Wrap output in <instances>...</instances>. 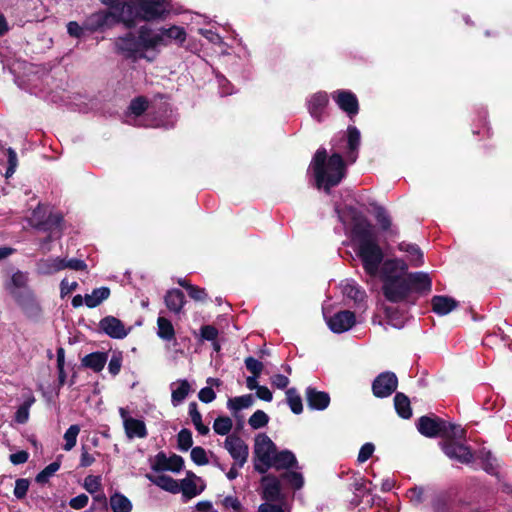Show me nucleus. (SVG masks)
Listing matches in <instances>:
<instances>
[{
	"instance_id": "obj_43",
	"label": "nucleus",
	"mask_w": 512,
	"mask_h": 512,
	"mask_svg": "<svg viewBox=\"0 0 512 512\" xmlns=\"http://www.w3.org/2000/svg\"><path fill=\"white\" fill-rule=\"evenodd\" d=\"M287 403L291 411L295 414H300L303 411L302 400L295 388H290L286 391Z\"/></svg>"
},
{
	"instance_id": "obj_37",
	"label": "nucleus",
	"mask_w": 512,
	"mask_h": 512,
	"mask_svg": "<svg viewBox=\"0 0 512 512\" xmlns=\"http://www.w3.org/2000/svg\"><path fill=\"white\" fill-rule=\"evenodd\" d=\"M110 295V290L107 287H100L94 289L90 294L85 295V305L89 308L97 307Z\"/></svg>"
},
{
	"instance_id": "obj_61",
	"label": "nucleus",
	"mask_w": 512,
	"mask_h": 512,
	"mask_svg": "<svg viewBox=\"0 0 512 512\" xmlns=\"http://www.w3.org/2000/svg\"><path fill=\"white\" fill-rule=\"evenodd\" d=\"M198 398L204 403H210L216 398V394L211 387H204L198 393Z\"/></svg>"
},
{
	"instance_id": "obj_35",
	"label": "nucleus",
	"mask_w": 512,
	"mask_h": 512,
	"mask_svg": "<svg viewBox=\"0 0 512 512\" xmlns=\"http://www.w3.org/2000/svg\"><path fill=\"white\" fill-rule=\"evenodd\" d=\"M157 336L164 341H172L175 339V329L172 322L163 316L157 319Z\"/></svg>"
},
{
	"instance_id": "obj_31",
	"label": "nucleus",
	"mask_w": 512,
	"mask_h": 512,
	"mask_svg": "<svg viewBox=\"0 0 512 512\" xmlns=\"http://www.w3.org/2000/svg\"><path fill=\"white\" fill-rule=\"evenodd\" d=\"M341 289L342 293L346 297L352 299L356 303L362 302L366 297L365 291L362 290L361 287L352 280H345L342 282Z\"/></svg>"
},
{
	"instance_id": "obj_25",
	"label": "nucleus",
	"mask_w": 512,
	"mask_h": 512,
	"mask_svg": "<svg viewBox=\"0 0 512 512\" xmlns=\"http://www.w3.org/2000/svg\"><path fill=\"white\" fill-rule=\"evenodd\" d=\"M306 398L308 406L315 410H324L330 403V397L327 393L317 391L311 387L306 390Z\"/></svg>"
},
{
	"instance_id": "obj_24",
	"label": "nucleus",
	"mask_w": 512,
	"mask_h": 512,
	"mask_svg": "<svg viewBox=\"0 0 512 512\" xmlns=\"http://www.w3.org/2000/svg\"><path fill=\"white\" fill-rule=\"evenodd\" d=\"M164 302L170 312L179 314L186 303L185 295L179 289H171L164 296Z\"/></svg>"
},
{
	"instance_id": "obj_11",
	"label": "nucleus",
	"mask_w": 512,
	"mask_h": 512,
	"mask_svg": "<svg viewBox=\"0 0 512 512\" xmlns=\"http://www.w3.org/2000/svg\"><path fill=\"white\" fill-rule=\"evenodd\" d=\"M332 99L347 116L352 119L359 112V102L356 95L349 90H336L332 94Z\"/></svg>"
},
{
	"instance_id": "obj_62",
	"label": "nucleus",
	"mask_w": 512,
	"mask_h": 512,
	"mask_svg": "<svg viewBox=\"0 0 512 512\" xmlns=\"http://www.w3.org/2000/svg\"><path fill=\"white\" fill-rule=\"evenodd\" d=\"M225 508L232 509L235 512H241L242 505L240 501L234 496H227L223 500Z\"/></svg>"
},
{
	"instance_id": "obj_32",
	"label": "nucleus",
	"mask_w": 512,
	"mask_h": 512,
	"mask_svg": "<svg viewBox=\"0 0 512 512\" xmlns=\"http://www.w3.org/2000/svg\"><path fill=\"white\" fill-rule=\"evenodd\" d=\"M433 311L439 315H446L457 307V302L447 296H434L432 298Z\"/></svg>"
},
{
	"instance_id": "obj_7",
	"label": "nucleus",
	"mask_w": 512,
	"mask_h": 512,
	"mask_svg": "<svg viewBox=\"0 0 512 512\" xmlns=\"http://www.w3.org/2000/svg\"><path fill=\"white\" fill-rule=\"evenodd\" d=\"M276 446L266 434H259L255 438L254 468L259 473H266L269 469V463L276 453Z\"/></svg>"
},
{
	"instance_id": "obj_29",
	"label": "nucleus",
	"mask_w": 512,
	"mask_h": 512,
	"mask_svg": "<svg viewBox=\"0 0 512 512\" xmlns=\"http://www.w3.org/2000/svg\"><path fill=\"white\" fill-rule=\"evenodd\" d=\"M63 269H65V265L63 259L59 257L41 259L37 262V272L39 274L51 275Z\"/></svg>"
},
{
	"instance_id": "obj_17",
	"label": "nucleus",
	"mask_w": 512,
	"mask_h": 512,
	"mask_svg": "<svg viewBox=\"0 0 512 512\" xmlns=\"http://www.w3.org/2000/svg\"><path fill=\"white\" fill-rule=\"evenodd\" d=\"M99 327L105 334L115 339H123L128 334V330L123 323L113 316L103 318L99 322Z\"/></svg>"
},
{
	"instance_id": "obj_36",
	"label": "nucleus",
	"mask_w": 512,
	"mask_h": 512,
	"mask_svg": "<svg viewBox=\"0 0 512 512\" xmlns=\"http://www.w3.org/2000/svg\"><path fill=\"white\" fill-rule=\"evenodd\" d=\"M384 313L387 319V323L397 329H400L404 326V314L403 310L399 308H395L391 305L384 306Z\"/></svg>"
},
{
	"instance_id": "obj_50",
	"label": "nucleus",
	"mask_w": 512,
	"mask_h": 512,
	"mask_svg": "<svg viewBox=\"0 0 512 512\" xmlns=\"http://www.w3.org/2000/svg\"><path fill=\"white\" fill-rule=\"evenodd\" d=\"M190 456H191V460L196 465H199V466L206 465L209 462L206 450L200 446L193 447L191 449Z\"/></svg>"
},
{
	"instance_id": "obj_46",
	"label": "nucleus",
	"mask_w": 512,
	"mask_h": 512,
	"mask_svg": "<svg viewBox=\"0 0 512 512\" xmlns=\"http://www.w3.org/2000/svg\"><path fill=\"white\" fill-rule=\"evenodd\" d=\"M199 33L203 37H205L209 42L221 46L223 48L221 51L222 54H228V51L226 49L227 45L218 33L212 31L211 29H199Z\"/></svg>"
},
{
	"instance_id": "obj_58",
	"label": "nucleus",
	"mask_w": 512,
	"mask_h": 512,
	"mask_svg": "<svg viewBox=\"0 0 512 512\" xmlns=\"http://www.w3.org/2000/svg\"><path fill=\"white\" fill-rule=\"evenodd\" d=\"M245 365H246V368L253 375H256V377L260 376L262 369H263V364L260 361H258L257 359H255L253 357H247L245 359Z\"/></svg>"
},
{
	"instance_id": "obj_47",
	"label": "nucleus",
	"mask_w": 512,
	"mask_h": 512,
	"mask_svg": "<svg viewBox=\"0 0 512 512\" xmlns=\"http://www.w3.org/2000/svg\"><path fill=\"white\" fill-rule=\"evenodd\" d=\"M60 463L55 461L46 466L40 473L36 476V482L40 484H44L48 482V480L59 470Z\"/></svg>"
},
{
	"instance_id": "obj_57",
	"label": "nucleus",
	"mask_w": 512,
	"mask_h": 512,
	"mask_svg": "<svg viewBox=\"0 0 512 512\" xmlns=\"http://www.w3.org/2000/svg\"><path fill=\"white\" fill-rule=\"evenodd\" d=\"M258 512H290L285 504L263 503L258 507Z\"/></svg>"
},
{
	"instance_id": "obj_44",
	"label": "nucleus",
	"mask_w": 512,
	"mask_h": 512,
	"mask_svg": "<svg viewBox=\"0 0 512 512\" xmlns=\"http://www.w3.org/2000/svg\"><path fill=\"white\" fill-rule=\"evenodd\" d=\"M233 427V422L229 417H218L213 423V430L219 435H228Z\"/></svg>"
},
{
	"instance_id": "obj_6",
	"label": "nucleus",
	"mask_w": 512,
	"mask_h": 512,
	"mask_svg": "<svg viewBox=\"0 0 512 512\" xmlns=\"http://www.w3.org/2000/svg\"><path fill=\"white\" fill-rule=\"evenodd\" d=\"M418 431L426 437L441 436L446 439L462 438L464 429L460 426L446 422L440 418L422 416L417 423Z\"/></svg>"
},
{
	"instance_id": "obj_63",
	"label": "nucleus",
	"mask_w": 512,
	"mask_h": 512,
	"mask_svg": "<svg viewBox=\"0 0 512 512\" xmlns=\"http://www.w3.org/2000/svg\"><path fill=\"white\" fill-rule=\"evenodd\" d=\"M423 495L424 491L420 487H414L408 491L409 499L415 505H418L423 501Z\"/></svg>"
},
{
	"instance_id": "obj_5",
	"label": "nucleus",
	"mask_w": 512,
	"mask_h": 512,
	"mask_svg": "<svg viewBox=\"0 0 512 512\" xmlns=\"http://www.w3.org/2000/svg\"><path fill=\"white\" fill-rule=\"evenodd\" d=\"M5 290L24 310L36 306V297L29 287V276L27 272L17 270L4 283Z\"/></svg>"
},
{
	"instance_id": "obj_10",
	"label": "nucleus",
	"mask_w": 512,
	"mask_h": 512,
	"mask_svg": "<svg viewBox=\"0 0 512 512\" xmlns=\"http://www.w3.org/2000/svg\"><path fill=\"white\" fill-rule=\"evenodd\" d=\"M224 447L233 458L235 465L242 468L247 462L249 450L245 442L236 435H228Z\"/></svg>"
},
{
	"instance_id": "obj_18",
	"label": "nucleus",
	"mask_w": 512,
	"mask_h": 512,
	"mask_svg": "<svg viewBox=\"0 0 512 512\" xmlns=\"http://www.w3.org/2000/svg\"><path fill=\"white\" fill-rule=\"evenodd\" d=\"M139 41L142 51L146 49L156 48L161 45H167L161 31L154 32L147 27H141L139 30Z\"/></svg>"
},
{
	"instance_id": "obj_60",
	"label": "nucleus",
	"mask_w": 512,
	"mask_h": 512,
	"mask_svg": "<svg viewBox=\"0 0 512 512\" xmlns=\"http://www.w3.org/2000/svg\"><path fill=\"white\" fill-rule=\"evenodd\" d=\"M89 498L86 494H80L69 501L71 508L79 510L88 504Z\"/></svg>"
},
{
	"instance_id": "obj_52",
	"label": "nucleus",
	"mask_w": 512,
	"mask_h": 512,
	"mask_svg": "<svg viewBox=\"0 0 512 512\" xmlns=\"http://www.w3.org/2000/svg\"><path fill=\"white\" fill-rule=\"evenodd\" d=\"M83 487L90 494L98 492L101 489L100 476L88 475L84 479Z\"/></svg>"
},
{
	"instance_id": "obj_39",
	"label": "nucleus",
	"mask_w": 512,
	"mask_h": 512,
	"mask_svg": "<svg viewBox=\"0 0 512 512\" xmlns=\"http://www.w3.org/2000/svg\"><path fill=\"white\" fill-rule=\"evenodd\" d=\"M110 506L113 512H131V501L121 493H114L110 497Z\"/></svg>"
},
{
	"instance_id": "obj_45",
	"label": "nucleus",
	"mask_w": 512,
	"mask_h": 512,
	"mask_svg": "<svg viewBox=\"0 0 512 512\" xmlns=\"http://www.w3.org/2000/svg\"><path fill=\"white\" fill-rule=\"evenodd\" d=\"M80 432V427L78 425H71L64 434L65 444L63 449L65 451H70L74 448L77 442V437Z\"/></svg>"
},
{
	"instance_id": "obj_49",
	"label": "nucleus",
	"mask_w": 512,
	"mask_h": 512,
	"mask_svg": "<svg viewBox=\"0 0 512 512\" xmlns=\"http://www.w3.org/2000/svg\"><path fill=\"white\" fill-rule=\"evenodd\" d=\"M178 448L188 451L193 445L192 433L188 429H182L177 435Z\"/></svg>"
},
{
	"instance_id": "obj_42",
	"label": "nucleus",
	"mask_w": 512,
	"mask_h": 512,
	"mask_svg": "<svg viewBox=\"0 0 512 512\" xmlns=\"http://www.w3.org/2000/svg\"><path fill=\"white\" fill-rule=\"evenodd\" d=\"M399 250L405 251L410 255V261L413 266L418 267L423 264V254L418 248V246L413 244L401 243L399 244Z\"/></svg>"
},
{
	"instance_id": "obj_1",
	"label": "nucleus",
	"mask_w": 512,
	"mask_h": 512,
	"mask_svg": "<svg viewBox=\"0 0 512 512\" xmlns=\"http://www.w3.org/2000/svg\"><path fill=\"white\" fill-rule=\"evenodd\" d=\"M339 220L345 231L357 245V254L360 257L365 272L371 277L380 274V264L383 261V252L377 244L376 236L367 219L352 207L336 208Z\"/></svg>"
},
{
	"instance_id": "obj_33",
	"label": "nucleus",
	"mask_w": 512,
	"mask_h": 512,
	"mask_svg": "<svg viewBox=\"0 0 512 512\" xmlns=\"http://www.w3.org/2000/svg\"><path fill=\"white\" fill-rule=\"evenodd\" d=\"M147 107V100L143 97H138L132 100L128 108V113L126 115L125 121L129 124L139 125L138 123H136V120H134V118L139 117L142 113H144Z\"/></svg>"
},
{
	"instance_id": "obj_3",
	"label": "nucleus",
	"mask_w": 512,
	"mask_h": 512,
	"mask_svg": "<svg viewBox=\"0 0 512 512\" xmlns=\"http://www.w3.org/2000/svg\"><path fill=\"white\" fill-rule=\"evenodd\" d=\"M407 269V264L399 259H388L382 263L380 268L382 291L389 302L402 303L410 294Z\"/></svg>"
},
{
	"instance_id": "obj_30",
	"label": "nucleus",
	"mask_w": 512,
	"mask_h": 512,
	"mask_svg": "<svg viewBox=\"0 0 512 512\" xmlns=\"http://www.w3.org/2000/svg\"><path fill=\"white\" fill-rule=\"evenodd\" d=\"M347 134H348V153H347V160L350 163H354L357 158V149L360 145V131L355 126H349L347 128Z\"/></svg>"
},
{
	"instance_id": "obj_12",
	"label": "nucleus",
	"mask_w": 512,
	"mask_h": 512,
	"mask_svg": "<svg viewBox=\"0 0 512 512\" xmlns=\"http://www.w3.org/2000/svg\"><path fill=\"white\" fill-rule=\"evenodd\" d=\"M205 486L203 479L191 471H188L186 477L178 483L179 493H182V497L186 500L200 495Z\"/></svg>"
},
{
	"instance_id": "obj_48",
	"label": "nucleus",
	"mask_w": 512,
	"mask_h": 512,
	"mask_svg": "<svg viewBox=\"0 0 512 512\" xmlns=\"http://www.w3.org/2000/svg\"><path fill=\"white\" fill-rule=\"evenodd\" d=\"M268 421V415L262 410H257L250 416L248 423L253 429H259L264 427Z\"/></svg>"
},
{
	"instance_id": "obj_13",
	"label": "nucleus",
	"mask_w": 512,
	"mask_h": 512,
	"mask_svg": "<svg viewBox=\"0 0 512 512\" xmlns=\"http://www.w3.org/2000/svg\"><path fill=\"white\" fill-rule=\"evenodd\" d=\"M119 414L123 422L125 434L129 439L145 438L147 436L146 425L143 420L130 416L127 409L119 408Z\"/></svg>"
},
{
	"instance_id": "obj_51",
	"label": "nucleus",
	"mask_w": 512,
	"mask_h": 512,
	"mask_svg": "<svg viewBox=\"0 0 512 512\" xmlns=\"http://www.w3.org/2000/svg\"><path fill=\"white\" fill-rule=\"evenodd\" d=\"M34 402V398L27 400L24 404H22L15 413V421L23 424L28 421L29 418V410L31 405Z\"/></svg>"
},
{
	"instance_id": "obj_15",
	"label": "nucleus",
	"mask_w": 512,
	"mask_h": 512,
	"mask_svg": "<svg viewBox=\"0 0 512 512\" xmlns=\"http://www.w3.org/2000/svg\"><path fill=\"white\" fill-rule=\"evenodd\" d=\"M329 103V96L324 91H318L310 95L306 100V105L310 116L321 122L325 118V110Z\"/></svg>"
},
{
	"instance_id": "obj_55",
	"label": "nucleus",
	"mask_w": 512,
	"mask_h": 512,
	"mask_svg": "<svg viewBox=\"0 0 512 512\" xmlns=\"http://www.w3.org/2000/svg\"><path fill=\"white\" fill-rule=\"evenodd\" d=\"M374 451H375V446L373 443H371V442L365 443L364 445H362V447L359 450L357 461L359 463L366 462L373 455Z\"/></svg>"
},
{
	"instance_id": "obj_40",
	"label": "nucleus",
	"mask_w": 512,
	"mask_h": 512,
	"mask_svg": "<svg viewBox=\"0 0 512 512\" xmlns=\"http://www.w3.org/2000/svg\"><path fill=\"white\" fill-rule=\"evenodd\" d=\"M394 405L397 413L402 418H409L412 415L410 401L403 393H397L394 397Z\"/></svg>"
},
{
	"instance_id": "obj_41",
	"label": "nucleus",
	"mask_w": 512,
	"mask_h": 512,
	"mask_svg": "<svg viewBox=\"0 0 512 512\" xmlns=\"http://www.w3.org/2000/svg\"><path fill=\"white\" fill-rule=\"evenodd\" d=\"M160 31H161V34H163L164 39L167 40V44H169L170 41H172V40L181 44L186 39L185 30L179 26H172L170 28H162V29H160Z\"/></svg>"
},
{
	"instance_id": "obj_9",
	"label": "nucleus",
	"mask_w": 512,
	"mask_h": 512,
	"mask_svg": "<svg viewBox=\"0 0 512 512\" xmlns=\"http://www.w3.org/2000/svg\"><path fill=\"white\" fill-rule=\"evenodd\" d=\"M323 315L329 329L337 334L350 330L356 323L355 314L348 310L339 311L329 316L327 309L324 307Z\"/></svg>"
},
{
	"instance_id": "obj_27",
	"label": "nucleus",
	"mask_w": 512,
	"mask_h": 512,
	"mask_svg": "<svg viewBox=\"0 0 512 512\" xmlns=\"http://www.w3.org/2000/svg\"><path fill=\"white\" fill-rule=\"evenodd\" d=\"M92 20L97 28L111 27L116 23H122L121 8L117 13L112 11H102L95 13L92 16Z\"/></svg>"
},
{
	"instance_id": "obj_2",
	"label": "nucleus",
	"mask_w": 512,
	"mask_h": 512,
	"mask_svg": "<svg viewBox=\"0 0 512 512\" xmlns=\"http://www.w3.org/2000/svg\"><path fill=\"white\" fill-rule=\"evenodd\" d=\"M309 169L313 173L316 187L326 192L337 186L345 176V164L341 155L334 153L328 157L324 148L316 151Z\"/></svg>"
},
{
	"instance_id": "obj_16",
	"label": "nucleus",
	"mask_w": 512,
	"mask_h": 512,
	"mask_svg": "<svg viewBox=\"0 0 512 512\" xmlns=\"http://www.w3.org/2000/svg\"><path fill=\"white\" fill-rule=\"evenodd\" d=\"M448 439L442 446L444 453L452 460L468 464L473 460V454L469 447Z\"/></svg>"
},
{
	"instance_id": "obj_26",
	"label": "nucleus",
	"mask_w": 512,
	"mask_h": 512,
	"mask_svg": "<svg viewBox=\"0 0 512 512\" xmlns=\"http://www.w3.org/2000/svg\"><path fill=\"white\" fill-rule=\"evenodd\" d=\"M407 280L409 282L410 291L429 292L431 290L432 282L427 273H407Z\"/></svg>"
},
{
	"instance_id": "obj_21",
	"label": "nucleus",
	"mask_w": 512,
	"mask_h": 512,
	"mask_svg": "<svg viewBox=\"0 0 512 512\" xmlns=\"http://www.w3.org/2000/svg\"><path fill=\"white\" fill-rule=\"evenodd\" d=\"M263 487V498L266 501H277L281 499L280 481L272 475L264 476L261 480Z\"/></svg>"
},
{
	"instance_id": "obj_64",
	"label": "nucleus",
	"mask_w": 512,
	"mask_h": 512,
	"mask_svg": "<svg viewBox=\"0 0 512 512\" xmlns=\"http://www.w3.org/2000/svg\"><path fill=\"white\" fill-rule=\"evenodd\" d=\"M189 296L196 301L205 300L207 294L204 289L191 285L188 287Z\"/></svg>"
},
{
	"instance_id": "obj_34",
	"label": "nucleus",
	"mask_w": 512,
	"mask_h": 512,
	"mask_svg": "<svg viewBox=\"0 0 512 512\" xmlns=\"http://www.w3.org/2000/svg\"><path fill=\"white\" fill-rule=\"evenodd\" d=\"M106 362L107 354L104 352H93L82 359V365L95 372H100L104 368Z\"/></svg>"
},
{
	"instance_id": "obj_4",
	"label": "nucleus",
	"mask_w": 512,
	"mask_h": 512,
	"mask_svg": "<svg viewBox=\"0 0 512 512\" xmlns=\"http://www.w3.org/2000/svg\"><path fill=\"white\" fill-rule=\"evenodd\" d=\"M168 10L165 0H132L121 5L122 23L134 27L138 21H155L163 19Z\"/></svg>"
},
{
	"instance_id": "obj_23",
	"label": "nucleus",
	"mask_w": 512,
	"mask_h": 512,
	"mask_svg": "<svg viewBox=\"0 0 512 512\" xmlns=\"http://www.w3.org/2000/svg\"><path fill=\"white\" fill-rule=\"evenodd\" d=\"M171 389V403L174 407L180 405L188 396L191 391L189 382L185 379H180L170 384Z\"/></svg>"
},
{
	"instance_id": "obj_22",
	"label": "nucleus",
	"mask_w": 512,
	"mask_h": 512,
	"mask_svg": "<svg viewBox=\"0 0 512 512\" xmlns=\"http://www.w3.org/2000/svg\"><path fill=\"white\" fill-rule=\"evenodd\" d=\"M145 477L160 489L172 494H178L180 487L178 481L165 474H152L147 473Z\"/></svg>"
},
{
	"instance_id": "obj_28",
	"label": "nucleus",
	"mask_w": 512,
	"mask_h": 512,
	"mask_svg": "<svg viewBox=\"0 0 512 512\" xmlns=\"http://www.w3.org/2000/svg\"><path fill=\"white\" fill-rule=\"evenodd\" d=\"M45 212V208L42 205H38L37 208L33 211L32 214V221L37 226H45L47 229H52V227H59L61 226V222L63 220L62 216L60 214H51L48 219L44 222L42 220V217L40 215Z\"/></svg>"
},
{
	"instance_id": "obj_20",
	"label": "nucleus",
	"mask_w": 512,
	"mask_h": 512,
	"mask_svg": "<svg viewBox=\"0 0 512 512\" xmlns=\"http://www.w3.org/2000/svg\"><path fill=\"white\" fill-rule=\"evenodd\" d=\"M275 468L277 470L297 468L298 462L296 456L290 450H282L277 452L272 457L269 468Z\"/></svg>"
},
{
	"instance_id": "obj_53",
	"label": "nucleus",
	"mask_w": 512,
	"mask_h": 512,
	"mask_svg": "<svg viewBox=\"0 0 512 512\" xmlns=\"http://www.w3.org/2000/svg\"><path fill=\"white\" fill-rule=\"evenodd\" d=\"M122 352L115 351L112 353V356L110 358L109 364H108V370L112 375H117L120 372L121 366H122Z\"/></svg>"
},
{
	"instance_id": "obj_59",
	"label": "nucleus",
	"mask_w": 512,
	"mask_h": 512,
	"mask_svg": "<svg viewBox=\"0 0 512 512\" xmlns=\"http://www.w3.org/2000/svg\"><path fill=\"white\" fill-rule=\"evenodd\" d=\"M200 336L202 340L215 341L218 336V331L211 325H205L200 329Z\"/></svg>"
},
{
	"instance_id": "obj_54",
	"label": "nucleus",
	"mask_w": 512,
	"mask_h": 512,
	"mask_svg": "<svg viewBox=\"0 0 512 512\" xmlns=\"http://www.w3.org/2000/svg\"><path fill=\"white\" fill-rule=\"evenodd\" d=\"M283 478L286 479L294 489H300L304 484L302 474L297 471L287 472L283 475Z\"/></svg>"
},
{
	"instance_id": "obj_19",
	"label": "nucleus",
	"mask_w": 512,
	"mask_h": 512,
	"mask_svg": "<svg viewBox=\"0 0 512 512\" xmlns=\"http://www.w3.org/2000/svg\"><path fill=\"white\" fill-rule=\"evenodd\" d=\"M117 49L124 53L127 57H136L142 52L139 38L137 39L132 33L116 40Z\"/></svg>"
},
{
	"instance_id": "obj_38",
	"label": "nucleus",
	"mask_w": 512,
	"mask_h": 512,
	"mask_svg": "<svg viewBox=\"0 0 512 512\" xmlns=\"http://www.w3.org/2000/svg\"><path fill=\"white\" fill-rule=\"evenodd\" d=\"M254 403L253 396L250 394L229 398L227 401V407L232 412H238L243 409L251 407Z\"/></svg>"
},
{
	"instance_id": "obj_14",
	"label": "nucleus",
	"mask_w": 512,
	"mask_h": 512,
	"mask_svg": "<svg viewBox=\"0 0 512 512\" xmlns=\"http://www.w3.org/2000/svg\"><path fill=\"white\" fill-rule=\"evenodd\" d=\"M397 385L398 380L394 373L383 372L373 381V394L378 398L388 397L396 390Z\"/></svg>"
},
{
	"instance_id": "obj_56",
	"label": "nucleus",
	"mask_w": 512,
	"mask_h": 512,
	"mask_svg": "<svg viewBox=\"0 0 512 512\" xmlns=\"http://www.w3.org/2000/svg\"><path fill=\"white\" fill-rule=\"evenodd\" d=\"M29 489V481L24 478L17 479L14 487V496L17 499H22L26 496Z\"/></svg>"
},
{
	"instance_id": "obj_8",
	"label": "nucleus",
	"mask_w": 512,
	"mask_h": 512,
	"mask_svg": "<svg viewBox=\"0 0 512 512\" xmlns=\"http://www.w3.org/2000/svg\"><path fill=\"white\" fill-rule=\"evenodd\" d=\"M150 467L156 473L169 471L177 474L184 468V460L176 454L168 456L164 452H159L150 459Z\"/></svg>"
}]
</instances>
